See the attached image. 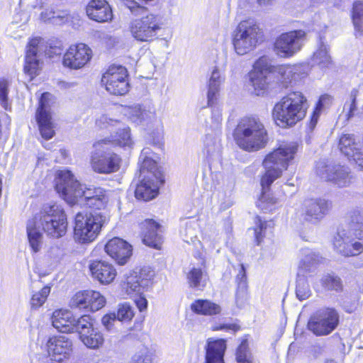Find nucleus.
Segmentation results:
<instances>
[{"label":"nucleus","instance_id":"nucleus-1","mask_svg":"<svg viewBox=\"0 0 363 363\" xmlns=\"http://www.w3.org/2000/svg\"><path fill=\"white\" fill-rule=\"evenodd\" d=\"M55 189L69 204L79 203L96 209H104L108 202L106 191L101 187L86 188L69 170H60L55 179Z\"/></svg>","mask_w":363,"mask_h":363},{"label":"nucleus","instance_id":"nucleus-2","mask_svg":"<svg viewBox=\"0 0 363 363\" xmlns=\"http://www.w3.org/2000/svg\"><path fill=\"white\" fill-rule=\"evenodd\" d=\"M123 130L122 139L113 135L109 139H102L96 141L94 145V150L91 152L90 165L92 170L98 174H110L120 169L121 164V157L108 147V145L130 147L131 140L127 129Z\"/></svg>","mask_w":363,"mask_h":363},{"label":"nucleus","instance_id":"nucleus-3","mask_svg":"<svg viewBox=\"0 0 363 363\" xmlns=\"http://www.w3.org/2000/svg\"><path fill=\"white\" fill-rule=\"evenodd\" d=\"M234 138L239 147L249 152L264 149L269 142L267 130L257 117L242 118L235 130Z\"/></svg>","mask_w":363,"mask_h":363},{"label":"nucleus","instance_id":"nucleus-4","mask_svg":"<svg viewBox=\"0 0 363 363\" xmlns=\"http://www.w3.org/2000/svg\"><path fill=\"white\" fill-rule=\"evenodd\" d=\"M308 108L305 96L300 91H293L274 105L272 117L279 127H292L305 118Z\"/></svg>","mask_w":363,"mask_h":363},{"label":"nucleus","instance_id":"nucleus-5","mask_svg":"<svg viewBox=\"0 0 363 363\" xmlns=\"http://www.w3.org/2000/svg\"><path fill=\"white\" fill-rule=\"evenodd\" d=\"M296 152L297 145L294 143H289L280 145L265 156L262 164L266 172L261 179L263 188L269 186L281 176L294 159Z\"/></svg>","mask_w":363,"mask_h":363},{"label":"nucleus","instance_id":"nucleus-6","mask_svg":"<svg viewBox=\"0 0 363 363\" xmlns=\"http://www.w3.org/2000/svg\"><path fill=\"white\" fill-rule=\"evenodd\" d=\"M264 39L259 24L254 19L240 21L234 30L233 45L235 52L244 55L255 49Z\"/></svg>","mask_w":363,"mask_h":363},{"label":"nucleus","instance_id":"nucleus-7","mask_svg":"<svg viewBox=\"0 0 363 363\" xmlns=\"http://www.w3.org/2000/svg\"><path fill=\"white\" fill-rule=\"evenodd\" d=\"M38 228L53 238L63 237L67 230V215L64 209L56 203L43 205L34 217Z\"/></svg>","mask_w":363,"mask_h":363},{"label":"nucleus","instance_id":"nucleus-8","mask_svg":"<svg viewBox=\"0 0 363 363\" xmlns=\"http://www.w3.org/2000/svg\"><path fill=\"white\" fill-rule=\"evenodd\" d=\"M106 222V216L101 212L78 213L74 219V240L79 244H89L94 241Z\"/></svg>","mask_w":363,"mask_h":363},{"label":"nucleus","instance_id":"nucleus-9","mask_svg":"<svg viewBox=\"0 0 363 363\" xmlns=\"http://www.w3.org/2000/svg\"><path fill=\"white\" fill-rule=\"evenodd\" d=\"M163 26L162 17L148 12L132 20L128 26L130 35L140 43H151L157 38V34Z\"/></svg>","mask_w":363,"mask_h":363},{"label":"nucleus","instance_id":"nucleus-10","mask_svg":"<svg viewBox=\"0 0 363 363\" xmlns=\"http://www.w3.org/2000/svg\"><path fill=\"white\" fill-rule=\"evenodd\" d=\"M154 275L155 273L150 268L144 267L139 271L130 272L122 285V289L127 295H139L135 298V303L140 311L147 308V301L141 294L150 286Z\"/></svg>","mask_w":363,"mask_h":363},{"label":"nucleus","instance_id":"nucleus-11","mask_svg":"<svg viewBox=\"0 0 363 363\" xmlns=\"http://www.w3.org/2000/svg\"><path fill=\"white\" fill-rule=\"evenodd\" d=\"M306 40V33L303 30H294L281 33L274 43V51L277 55L289 58L298 52Z\"/></svg>","mask_w":363,"mask_h":363},{"label":"nucleus","instance_id":"nucleus-12","mask_svg":"<svg viewBox=\"0 0 363 363\" xmlns=\"http://www.w3.org/2000/svg\"><path fill=\"white\" fill-rule=\"evenodd\" d=\"M339 314L333 308H323L314 313L308 322V329L318 336L330 334L339 324Z\"/></svg>","mask_w":363,"mask_h":363},{"label":"nucleus","instance_id":"nucleus-13","mask_svg":"<svg viewBox=\"0 0 363 363\" xmlns=\"http://www.w3.org/2000/svg\"><path fill=\"white\" fill-rule=\"evenodd\" d=\"M127 77V70L124 67L112 65L103 74L101 82L110 94L124 95L129 90Z\"/></svg>","mask_w":363,"mask_h":363},{"label":"nucleus","instance_id":"nucleus-14","mask_svg":"<svg viewBox=\"0 0 363 363\" xmlns=\"http://www.w3.org/2000/svg\"><path fill=\"white\" fill-rule=\"evenodd\" d=\"M273 69L269 59L265 56L259 57L255 62L253 69L248 75L250 84L255 95L262 96L267 91L269 84L268 75Z\"/></svg>","mask_w":363,"mask_h":363},{"label":"nucleus","instance_id":"nucleus-15","mask_svg":"<svg viewBox=\"0 0 363 363\" xmlns=\"http://www.w3.org/2000/svg\"><path fill=\"white\" fill-rule=\"evenodd\" d=\"M315 171L321 178L332 182L339 187H345L352 182L349 169L340 164H327L323 161L316 164Z\"/></svg>","mask_w":363,"mask_h":363},{"label":"nucleus","instance_id":"nucleus-16","mask_svg":"<svg viewBox=\"0 0 363 363\" xmlns=\"http://www.w3.org/2000/svg\"><path fill=\"white\" fill-rule=\"evenodd\" d=\"M52 97L48 92L41 95L35 114L40 133L45 140L52 138L55 135V126L50 110Z\"/></svg>","mask_w":363,"mask_h":363},{"label":"nucleus","instance_id":"nucleus-17","mask_svg":"<svg viewBox=\"0 0 363 363\" xmlns=\"http://www.w3.org/2000/svg\"><path fill=\"white\" fill-rule=\"evenodd\" d=\"M331 207V202L325 199H308L304 201L298 216L303 221L316 223L328 213Z\"/></svg>","mask_w":363,"mask_h":363},{"label":"nucleus","instance_id":"nucleus-18","mask_svg":"<svg viewBox=\"0 0 363 363\" xmlns=\"http://www.w3.org/2000/svg\"><path fill=\"white\" fill-rule=\"evenodd\" d=\"M128 117L135 123L143 125L148 130L160 133L162 131V120L157 117L155 111L143 108L140 106L130 107L128 111Z\"/></svg>","mask_w":363,"mask_h":363},{"label":"nucleus","instance_id":"nucleus-19","mask_svg":"<svg viewBox=\"0 0 363 363\" xmlns=\"http://www.w3.org/2000/svg\"><path fill=\"white\" fill-rule=\"evenodd\" d=\"M91 57L92 51L86 45H72L64 54L62 65L72 69H79L90 61Z\"/></svg>","mask_w":363,"mask_h":363},{"label":"nucleus","instance_id":"nucleus-20","mask_svg":"<svg viewBox=\"0 0 363 363\" xmlns=\"http://www.w3.org/2000/svg\"><path fill=\"white\" fill-rule=\"evenodd\" d=\"M339 149L350 161L355 164L360 170H363V152L361 145L354 135L344 134L339 140Z\"/></svg>","mask_w":363,"mask_h":363},{"label":"nucleus","instance_id":"nucleus-21","mask_svg":"<svg viewBox=\"0 0 363 363\" xmlns=\"http://www.w3.org/2000/svg\"><path fill=\"white\" fill-rule=\"evenodd\" d=\"M47 347L50 359L58 363L68 359L72 351V341L64 335L50 337Z\"/></svg>","mask_w":363,"mask_h":363},{"label":"nucleus","instance_id":"nucleus-22","mask_svg":"<svg viewBox=\"0 0 363 363\" xmlns=\"http://www.w3.org/2000/svg\"><path fill=\"white\" fill-rule=\"evenodd\" d=\"M156 178L144 177L140 183L138 184L135 195L136 199L150 201L155 198L158 194L159 188L164 184L162 173H155Z\"/></svg>","mask_w":363,"mask_h":363},{"label":"nucleus","instance_id":"nucleus-23","mask_svg":"<svg viewBox=\"0 0 363 363\" xmlns=\"http://www.w3.org/2000/svg\"><path fill=\"white\" fill-rule=\"evenodd\" d=\"M105 251L119 264H124L132 255V247L124 240L116 237L106 243Z\"/></svg>","mask_w":363,"mask_h":363},{"label":"nucleus","instance_id":"nucleus-24","mask_svg":"<svg viewBox=\"0 0 363 363\" xmlns=\"http://www.w3.org/2000/svg\"><path fill=\"white\" fill-rule=\"evenodd\" d=\"M86 11L90 19L100 23L107 22L113 18L111 8L106 0H91Z\"/></svg>","mask_w":363,"mask_h":363},{"label":"nucleus","instance_id":"nucleus-25","mask_svg":"<svg viewBox=\"0 0 363 363\" xmlns=\"http://www.w3.org/2000/svg\"><path fill=\"white\" fill-rule=\"evenodd\" d=\"M89 269L92 277L103 284L111 283L116 276L113 266L105 261H93L89 264Z\"/></svg>","mask_w":363,"mask_h":363},{"label":"nucleus","instance_id":"nucleus-26","mask_svg":"<svg viewBox=\"0 0 363 363\" xmlns=\"http://www.w3.org/2000/svg\"><path fill=\"white\" fill-rule=\"evenodd\" d=\"M336 250L345 257L357 256L363 252V245L349 235L336 238L334 241Z\"/></svg>","mask_w":363,"mask_h":363},{"label":"nucleus","instance_id":"nucleus-27","mask_svg":"<svg viewBox=\"0 0 363 363\" xmlns=\"http://www.w3.org/2000/svg\"><path fill=\"white\" fill-rule=\"evenodd\" d=\"M39 43L40 39H32L29 42L26 50L24 71L30 77L31 79L38 74V70L40 69L39 60L38 56Z\"/></svg>","mask_w":363,"mask_h":363},{"label":"nucleus","instance_id":"nucleus-28","mask_svg":"<svg viewBox=\"0 0 363 363\" xmlns=\"http://www.w3.org/2000/svg\"><path fill=\"white\" fill-rule=\"evenodd\" d=\"M143 228V242L150 247L159 249L162 244L160 225L152 220H146L142 223Z\"/></svg>","mask_w":363,"mask_h":363},{"label":"nucleus","instance_id":"nucleus-29","mask_svg":"<svg viewBox=\"0 0 363 363\" xmlns=\"http://www.w3.org/2000/svg\"><path fill=\"white\" fill-rule=\"evenodd\" d=\"M52 323L53 327L61 333L74 332V318L69 311H55L52 315Z\"/></svg>","mask_w":363,"mask_h":363},{"label":"nucleus","instance_id":"nucleus-30","mask_svg":"<svg viewBox=\"0 0 363 363\" xmlns=\"http://www.w3.org/2000/svg\"><path fill=\"white\" fill-rule=\"evenodd\" d=\"M96 124L100 128H110V130L111 131L110 136L105 138L104 139H109L113 135H116L117 138L122 139V133L123 132V130H121L122 127L123 128H125L127 129L129 137L131 138L129 127L126 126L121 121L113 119L107 115H102L99 117L96 121ZM130 140H132V139ZM133 142L131 141V144Z\"/></svg>","mask_w":363,"mask_h":363},{"label":"nucleus","instance_id":"nucleus-31","mask_svg":"<svg viewBox=\"0 0 363 363\" xmlns=\"http://www.w3.org/2000/svg\"><path fill=\"white\" fill-rule=\"evenodd\" d=\"M225 350L226 345L224 340H208L205 363H225L223 357Z\"/></svg>","mask_w":363,"mask_h":363},{"label":"nucleus","instance_id":"nucleus-32","mask_svg":"<svg viewBox=\"0 0 363 363\" xmlns=\"http://www.w3.org/2000/svg\"><path fill=\"white\" fill-rule=\"evenodd\" d=\"M301 67L298 65H284L274 68V71L279 75V79L284 86L298 81L301 78Z\"/></svg>","mask_w":363,"mask_h":363},{"label":"nucleus","instance_id":"nucleus-33","mask_svg":"<svg viewBox=\"0 0 363 363\" xmlns=\"http://www.w3.org/2000/svg\"><path fill=\"white\" fill-rule=\"evenodd\" d=\"M347 217L350 222L347 235L363 245V223L360 212L358 210L350 211Z\"/></svg>","mask_w":363,"mask_h":363},{"label":"nucleus","instance_id":"nucleus-34","mask_svg":"<svg viewBox=\"0 0 363 363\" xmlns=\"http://www.w3.org/2000/svg\"><path fill=\"white\" fill-rule=\"evenodd\" d=\"M191 310L198 315L211 316L220 314L221 307L208 299H197L191 304Z\"/></svg>","mask_w":363,"mask_h":363},{"label":"nucleus","instance_id":"nucleus-35","mask_svg":"<svg viewBox=\"0 0 363 363\" xmlns=\"http://www.w3.org/2000/svg\"><path fill=\"white\" fill-rule=\"evenodd\" d=\"M301 256L299 263V270L304 272H311L322 262V257L310 249L301 250Z\"/></svg>","mask_w":363,"mask_h":363},{"label":"nucleus","instance_id":"nucleus-36","mask_svg":"<svg viewBox=\"0 0 363 363\" xmlns=\"http://www.w3.org/2000/svg\"><path fill=\"white\" fill-rule=\"evenodd\" d=\"M223 81L224 78L222 77L220 72L215 67L211 72L208 83L207 99L209 106H212L216 100L220 86Z\"/></svg>","mask_w":363,"mask_h":363},{"label":"nucleus","instance_id":"nucleus-37","mask_svg":"<svg viewBox=\"0 0 363 363\" xmlns=\"http://www.w3.org/2000/svg\"><path fill=\"white\" fill-rule=\"evenodd\" d=\"M186 277L191 288L202 291L206 285L207 273L201 267H192Z\"/></svg>","mask_w":363,"mask_h":363},{"label":"nucleus","instance_id":"nucleus-38","mask_svg":"<svg viewBox=\"0 0 363 363\" xmlns=\"http://www.w3.org/2000/svg\"><path fill=\"white\" fill-rule=\"evenodd\" d=\"M150 154L149 148H144L140 154V160L142 161L140 174H145L146 172L147 175L144 177H150L152 178H156L155 173H162L157 167L156 162L148 156Z\"/></svg>","mask_w":363,"mask_h":363},{"label":"nucleus","instance_id":"nucleus-39","mask_svg":"<svg viewBox=\"0 0 363 363\" xmlns=\"http://www.w3.org/2000/svg\"><path fill=\"white\" fill-rule=\"evenodd\" d=\"M35 218L29 220L27 225V234L30 247L34 252L39 251L42 244V234L39 230Z\"/></svg>","mask_w":363,"mask_h":363},{"label":"nucleus","instance_id":"nucleus-40","mask_svg":"<svg viewBox=\"0 0 363 363\" xmlns=\"http://www.w3.org/2000/svg\"><path fill=\"white\" fill-rule=\"evenodd\" d=\"M80 339L87 347L91 349L99 348L104 342L101 333L94 328L89 330L88 333H82L80 335Z\"/></svg>","mask_w":363,"mask_h":363},{"label":"nucleus","instance_id":"nucleus-41","mask_svg":"<svg viewBox=\"0 0 363 363\" xmlns=\"http://www.w3.org/2000/svg\"><path fill=\"white\" fill-rule=\"evenodd\" d=\"M262 187H263L262 186ZM269 186L262 188V194L260 198L259 199L257 206L261 210L264 211H272L275 209L276 205L277 203V200L274 199L271 194L267 192V189H269Z\"/></svg>","mask_w":363,"mask_h":363},{"label":"nucleus","instance_id":"nucleus-42","mask_svg":"<svg viewBox=\"0 0 363 363\" xmlns=\"http://www.w3.org/2000/svg\"><path fill=\"white\" fill-rule=\"evenodd\" d=\"M153 351L146 346H141L136 350L131 359L132 363H153Z\"/></svg>","mask_w":363,"mask_h":363},{"label":"nucleus","instance_id":"nucleus-43","mask_svg":"<svg viewBox=\"0 0 363 363\" xmlns=\"http://www.w3.org/2000/svg\"><path fill=\"white\" fill-rule=\"evenodd\" d=\"M313 60L315 64L322 67H327L331 62L330 56L328 54L327 45L323 43H320L318 48L314 52Z\"/></svg>","mask_w":363,"mask_h":363},{"label":"nucleus","instance_id":"nucleus-44","mask_svg":"<svg viewBox=\"0 0 363 363\" xmlns=\"http://www.w3.org/2000/svg\"><path fill=\"white\" fill-rule=\"evenodd\" d=\"M321 283L323 287L330 291H341L343 288L341 279L335 274L324 275L321 279Z\"/></svg>","mask_w":363,"mask_h":363},{"label":"nucleus","instance_id":"nucleus-45","mask_svg":"<svg viewBox=\"0 0 363 363\" xmlns=\"http://www.w3.org/2000/svg\"><path fill=\"white\" fill-rule=\"evenodd\" d=\"M89 308L91 311H96L102 308L106 304V298L99 291L88 290Z\"/></svg>","mask_w":363,"mask_h":363},{"label":"nucleus","instance_id":"nucleus-46","mask_svg":"<svg viewBox=\"0 0 363 363\" xmlns=\"http://www.w3.org/2000/svg\"><path fill=\"white\" fill-rule=\"evenodd\" d=\"M352 20L355 29L363 33V1H357L354 4Z\"/></svg>","mask_w":363,"mask_h":363},{"label":"nucleus","instance_id":"nucleus-47","mask_svg":"<svg viewBox=\"0 0 363 363\" xmlns=\"http://www.w3.org/2000/svg\"><path fill=\"white\" fill-rule=\"evenodd\" d=\"M88 290L79 291L76 293L70 301V306L79 309H88Z\"/></svg>","mask_w":363,"mask_h":363},{"label":"nucleus","instance_id":"nucleus-48","mask_svg":"<svg viewBox=\"0 0 363 363\" xmlns=\"http://www.w3.org/2000/svg\"><path fill=\"white\" fill-rule=\"evenodd\" d=\"M93 328L92 319L89 315H82L77 320L74 318V331H77L79 336Z\"/></svg>","mask_w":363,"mask_h":363},{"label":"nucleus","instance_id":"nucleus-49","mask_svg":"<svg viewBox=\"0 0 363 363\" xmlns=\"http://www.w3.org/2000/svg\"><path fill=\"white\" fill-rule=\"evenodd\" d=\"M196 223L193 221H189L185 223L180 230L181 237L186 242H194V239L196 238Z\"/></svg>","mask_w":363,"mask_h":363},{"label":"nucleus","instance_id":"nucleus-50","mask_svg":"<svg viewBox=\"0 0 363 363\" xmlns=\"http://www.w3.org/2000/svg\"><path fill=\"white\" fill-rule=\"evenodd\" d=\"M50 293L49 286H44L40 291L33 294L30 305L33 308H38L43 305Z\"/></svg>","mask_w":363,"mask_h":363},{"label":"nucleus","instance_id":"nucleus-51","mask_svg":"<svg viewBox=\"0 0 363 363\" xmlns=\"http://www.w3.org/2000/svg\"><path fill=\"white\" fill-rule=\"evenodd\" d=\"M296 294L297 298L301 301L306 300L311 296V291L304 277H298L297 280Z\"/></svg>","mask_w":363,"mask_h":363},{"label":"nucleus","instance_id":"nucleus-52","mask_svg":"<svg viewBox=\"0 0 363 363\" xmlns=\"http://www.w3.org/2000/svg\"><path fill=\"white\" fill-rule=\"evenodd\" d=\"M116 319L120 321L127 322L134 317V311L132 306L128 303H122L118 306Z\"/></svg>","mask_w":363,"mask_h":363},{"label":"nucleus","instance_id":"nucleus-53","mask_svg":"<svg viewBox=\"0 0 363 363\" xmlns=\"http://www.w3.org/2000/svg\"><path fill=\"white\" fill-rule=\"evenodd\" d=\"M236 359L238 363H252L246 341L242 342L237 350Z\"/></svg>","mask_w":363,"mask_h":363},{"label":"nucleus","instance_id":"nucleus-54","mask_svg":"<svg viewBox=\"0 0 363 363\" xmlns=\"http://www.w3.org/2000/svg\"><path fill=\"white\" fill-rule=\"evenodd\" d=\"M9 82L4 79H0V103L6 109H10V104L8 101Z\"/></svg>","mask_w":363,"mask_h":363},{"label":"nucleus","instance_id":"nucleus-55","mask_svg":"<svg viewBox=\"0 0 363 363\" xmlns=\"http://www.w3.org/2000/svg\"><path fill=\"white\" fill-rule=\"evenodd\" d=\"M236 282L238 284V286L239 289L245 290L247 286V277L245 268L243 264H240L238 273L236 276Z\"/></svg>","mask_w":363,"mask_h":363},{"label":"nucleus","instance_id":"nucleus-56","mask_svg":"<svg viewBox=\"0 0 363 363\" xmlns=\"http://www.w3.org/2000/svg\"><path fill=\"white\" fill-rule=\"evenodd\" d=\"M125 6L133 14L137 15L140 11H147V8L139 5L135 0H122Z\"/></svg>","mask_w":363,"mask_h":363},{"label":"nucleus","instance_id":"nucleus-57","mask_svg":"<svg viewBox=\"0 0 363 363\" xmlns=\"http://www.w3.org/2000/svg\"><path fill=\"white\" fill-rule=\"evenodd\" d=\"M333 100V99L330 95L323 94L320 97L315 107L323 111L324 108L329 107L332 104Z\"/></svg>","mask_w":363,"mask_h":363},{"label":"nucleus","instance_id":"nucleus-58","mask_svg":"<svg viewBox=\"0 0 363 363\" xmlns=\"http://www.w3.org/2000/svg\"><path fill=\"white\" fill-rule=\"evenodd\" d=\"M358 91L357 89H352L350 93V103L348 105L349 106V111L347 113V118H350L352 116H353L354 111L357 110L356 106V99L357 96Z\"/></svg>","mask_w":363,"mask_h":363},{"label":"nucleus","instance_id":"nucleus-59","mask_svg":"<svg viewBox=\"0 0 363 363\" xmlns=\"http://www.w3.org/2000/svg\"><path fill=\"white\" fill-rule=\"evenodd\" d=\"M116 320V315L115 313H108L105 315L102 318V323L104 327L108 330H111L113 325V322Z\"/></svg>","mask_w":363,"mask_h":363},{"label":"nucleus","instance_id":"nucleus-60","mask_svg":"<svg viewBox=\"0 0 363 363\" xmlns=\"http://www.w3.org/2000/svg\"><path fill=\"white\" fill-rule=\"evenodd\" d=\"M257 219V227L255 228V235L257 243L259 244L260 242V239L262 238V233L264 229L266 228L267 223L265 222H262L259 217L256 218Z\"/></svg>","mask_w":363,"mask_h":363},{"label":"nucleus","instance_id":"nucleus-61","mask_svg":"<svg viewBox=\"0 0 363 363\" xmlns=\"http://www.w3.org/2000/svg\"><path fill=\"white\" fill-rule=\"evenodd\" d=\"M41 17L45 21L61 18L60 15H56L55 12L52 10H46L42 12Z\"/></svg>","mask_w":363,"mask_h":363},{"label":"nucleus","instance_id":"nucleus-62","mask_svg":"<svg viewBox=\"0 0 363 363\" xmlns=\"http://www.w3.org/2000/svg\"><path fill=\"white\" fill-rule=\"evenodd\" d=\"M322 111L315 107L311 117L310 128L313 129L317 124Z\"/></svg>","mask_w":363,"mask_h":363},{"label":"nucleus","instance_id":"nucleus-63","mask_svg":"<svg viewBox=\"0 0 363 363\" xmlns=\"http://www.w3.org/2000/svg\"><path fill=\"white\" fill-rule=\"evenodd\" d=\"M212 119L216 125L220 123L222 121V114L219 110H213L212 111Z\"/></svg>","mask_w":363,"mask_h":363},{"label":"nucleus","instance_id":"nucleus-64","mask_svg":"<svg viewBox=\"0 0 363 363\" xmlns=\"http://www.w3.org/2000/svg\"><path fill=\"white\" fill-rule=\"evenodd\" d=\"M274 0H257L259 6L267 7L272 4Z\"/></svg>","mask_w":363,"mask_h":363}]
</instances>
